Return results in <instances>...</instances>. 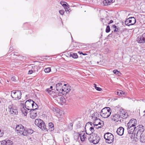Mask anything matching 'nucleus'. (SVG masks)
<instances>
[{
    "label": "nucleus",
    "mask_w": 145,
    "mask_h": 145,
    "mask_svg": "<svg viewBox=\"0 0 145 145\" xmlns=\"http://www.w3.org/2000/svg\"><path fill=\"white\" fill-rule=\"evenodd\" d=\"M16 130L20 135H23L27 136L33 133V130L29 129H24V126L21 124L17 125L16 127Z\"/></svg>",
    "instance_id": "obj_1"
},
{
    "label": "nucleus",
    "mask_w": 145,
    "mask_h": 145,
    "mask_svg": "<svg viewBox=\"0 0 145 145\" xmlns=\"http://www.w3.org/2000/svg\"><path fill=\"white\" fill-rule=\"evenodd\" d=\"M88 135V136L89 141L93 143L94 144H96L98 143L100 140V137L98 135L93 134H91L90 133H86Z\"/></svg>",
    "instance_id": "obj_2"
},
{
    "label": "nucleus",
    "mask_w": 145,
    "mask_h": 145,
    "mask_svg": "<svg viewBox=\"0 0 145 145\" xmlns=\"http://www.w3.org/2000/svg\"><path fill=\"white\" fill-rule=\"evenodd\" d=\"M111 112V110L109 107H105L101 110L100 115L104 118H107L110 115Z\"/></svg>",
    "instance_id": "obj_3"
},
{
    "label": "nucleus",
    "mask_w": 145,
    "mask_h": 145,
    "mask_svg": "<svg viewBox=\"0 0 145 145\" xmlns=\"http://www.w3.org/2000/svg\"><path fill=\"white\" fill-rule=\"evenodd\" d=\"M25 108L28 110H31L33 108V106L34 105L37 106V104L31 99L27 101L25 103Z\"/></svg>",
    "instance_id": "obj_4"
},
{
    "label": "nucleus",
    "mask_w": 145,
    "mask_h": 145,
    "mask_svg": "<svg viewBox=\"0 0 145 145\" xmlns=\"http://www.w3.org/2000/svg\"><path fill=\"white\" fill-rule=\"evenodd\" d=\"M22 93L20 91L13 90L11 91V96L14 99L18 100L21 97Z\"/></svg>",
    "instance_id": "obj_5"
},
{
    "label": "nucleus",
    "mask_w": 145,
    "mask_h": 145,
    "mask_svg": "<svg viewBox=\"0 0 145 145\" xmlns=\"http://www.w3.org/2000/svg\"><path fill=\"white\" fill-rule=\"evenodd\" d=\"M104 138L106 140V142L109 144H110L113 142L114 136L111 133H107L104 135Z\"/></svg>",
    "instance_id": "obj_6"
},
{
    "label": "nucleus",
    "mask_w": 145,
    "mask_h": 145,
    "mask_svg": "<svg viewBox=\"0 0 145 145\" xmlns=\"http://www.w3.org/2000/svg\"><path fill=\"white\" fill-rule=\"evenodd\" d=\"M93 126H95L96 129H99L102 127L104 125V122L99 119H95L93 120Z\"/></svg>",
    "instance_id": "obj_7"
},
{
    "label": "nucleus",
    "mask_w": 145,
    "mask_h": 145,
    "mask_svg": "<svg viewBox=\"0 0 145 145\" xmlns=\"http://www.w3.org/2000/svg\"><path fill=\"white\" fill-rule=\"evenodd\" d=\"M8 110L10 114L12 115H17L18 114L17 108L13 104L8 106Z\"/></svg>",
    "instance_id": "obj_8"
},
{
    "label": "nucleus",
    "mask_w": 145,
    "mask_h": 145,
    "mask_svg": "<svg viewBox=\"0 0 145 145\" xmlns=\"http://www.w3.org/2000/svg\"><path fill=\"white\" fill-rule=\"evenodd\" d=\"M116 109L118 111L120 112V116L123 119H125L127 118L128 116V113L125 112V110L122 108L120 106H116Z\"/></svg>",
    "instance_id": "obj_9"
},
{
    "label": "nucleus",
    "mask_w": 145,
    "mask_h": 145,
    "mask_svg": "<svg viewBox=\"0 0 145 145\" xmlns=\"http://www.w3.org/2000/svg\"><path fill=\"white\" fill-rule=\"evenodd\" d=\"M137 42L140 44H143L145 42V33L138 36L136 39Z\"/></svg>",
    "instance_id": "obj_10"
},
{
    "label": "nucleus",
    "mask_w": 145,
    "mask_h": 145,
    "mask_svg": "<svg viewBox=\"0 0 145 145\" xmlns=\"http://www.w3.org/2000/svg\"><path fill=\"white\" fill-rule=\"evenodd\" d=\"M66 85V84H64V87H63V89H62L61 93L63 95L67 94L71 90L70 87L68 86L67 87Z\"/></svg>",
    "instance_id": "obj_11"
},
{
    "label": "nucleus",
    "mask_w": 145,
    "mask_h": 145,
    "mask_svg": "<svg viewBox=\"0 0 145 145\" xmlns=\"http://www.w3.org/2000/svg\"><path fill=\"white\" fill-rule=\"evenodd\" d=\"M143 133V132H142L140 131H138V130H137L136 129L135 131V135H134V139L135 140V141H137L138 139L139 138V137H140V136H141L142 135V134Z\"/></svg>",
    "instance_id": "obj_12"
},
{
    "label": "nucleus",
    "mask_w": 145,
    "mask_h": 145,
    "mask_svg": "<svg viewBox=\"0 0 145 145\" xmlns=\"http://www.w3.org/2000/svg\"><path fill=\"white\" fill-rule=\"evenodd\" d=\"M64 84L63 83L59 82L56 85V90L59 92V93H62V89L63 88Z\"/></svg>",
    "instance_id": "obj_13"
},
{
    "label": "nucleus",
    "mask_w": 145,
    "mask_h": 145,
    "mask_svg": "<svg viewBox=\"0 0 145 145\" xmlns=\"http://www.w3.org/2000/svg\"><path fill=\"white\" fill-rule=\"evenodd\" d=\"M111 119L113 121L116 122H118L120 121H121L120 120V115L118 114H115L111 116Z\"/></svg>",
    "instance_id": "obj_14"
},
{
    "label": "nucleus",
    "mask_w": 145,
    "mask_h": 145,
    "mask_svg": "<svg viewBox=\"0 0 145 145\" xmlns=\"http://www.w3.org/2000/svg\"><path fill=\"white\" fill-rule=\"evenodd\" d=\"M56 100L59 103H64L66 102V100L64 97L61 94L58 96V98H56Z\"/></svg>",
    "instance_id": "obj_15"
},
{
    "label": "nucleus",
    "mask_w": 145,
    "mask_h": 145,
    "mask_svg": "<svg viewBox=\"0 0 145 145\" xmlns=\"http://www.w3.org/2000/svg\"><path fill=\"white\" fill-rule=\"evenodd\" d=\"M29 66L30 67L29 68L32 70L34 73L38 72L39 69V68L38 66L33 64L30 65Z\"/></svg>",
    "instance_id": "obj_16"
},
{
    "label": "nucleus",
    "mask_w": 145,
    "mask_h": 145,
    "mask_svg": "<svg viewBox=\"0 0 145 145\" xmlns=\"http://www.w3.org/2000/svg\"><path fill=\"white\" fill-rule=\"evenodd\" d=\"M55 90H54L52 91L51 92L49 93L50 96L52 97L53 98L55 99L56 100V98H58V96L60 95V93L56 92L54 91Z\"/></svg>",
    "instance_id": "obj_17"
},
{
    "label": "nucleus",
    "mask_w": 145,
    "mask_h": 145,
    "mask_svg": "<svg viewBox=\"0 0 145 145\" xmlns=\"http://www.w3.org/2000/svg\"><path fill=\"white\" fill-rule=\"evenodd\" d=\"M137 121L136 119L133 118H132L127 123V125H129V127H130L131 126H135V125H137Z\"/></svg>",
    "instance_id": "obj_18"
},
{
    "label": "nucleus",
    "mask_w": 145,
    "mask_h": 145,
    "mask_svg": "<svg viewBox=\"0 0 145 145\" xmlns=\"http://www.w3.org/2000/svg\"><path fill=\"white\" fill-rule=\"evenodd\" d=\"M30 112V117L33 119L35 118L37 116V112L34 109H32L31 110H30L29 112Z\"/></svg>",
    "instance_id": "obj_19"
},
{
    "label": "nucleus",
    "mask_w": 145,
    "mask_h": 145,
    "mask_svg": "<svg viewBox=\"0 0 145 145\" xmlns=\"http://www.w3.org/2000/svg\"><path fill=\"white\" fill-rule=\"evenodd\" d=\"M124 129L122 127H120L118 128L116 131L117 134L119 135L122 136L124 133Z\"/></svg>",
    "instance_id": "obj_20"
},
{
    "label": "nucleus",
    "mask_w": 145,
    "mask_h": 145,
    "mask_svg": "<svg viewBox=\"0 0 145 145\" xmlns=\"http://www.w3.org/2000/svg\"><path fill=\"white\" fill-rule=\"evenodd\" d=\"M39 127L42 130L44 131H48V129L46 128V125L43 121L41 124L39 125Z\"/></svg>",
    "instance_id": "obj_21"
},
{
    "label": "nucleus",
    "mask_w": 145,
    "mask_h": 145,
    "mask_svg": "<svg viewBox=\"0 0 145 145\" xmlns=\"http://www.w3.org/2000/svg\"><path fill=\"white\" fill-rule=\"evenodd\" d=\"M115 94L120 96H126V93L124 91L121 90H118L115 92Z\"/></svg>",
    "instance_id": "obj_22"
},
{
    "label": "nucleus",
    "mask_w": 145,
    "mask_h": 145,
    "mask_svg": "<svg viewBox=\"0 0 145 145\" xmlns=\"http://www.w3.org/2000/svg\"><path fill=\"white\" fill-rule=\"evenodd\" d=\"M113 0H104L103 1V3L104 5L105 6H107L109 5L112 3Z\"/></svg>",
    "instance_id": "obj_23"
},
{
    "label": "nucleus",
    "mask_w": 145,
    "mask_h": 145,
    "mask_svg": "<svg viewBox=\"0 0 145 145\" xmlns=\"http://www.w3.org/2000/svg\"><path fill=\"white\" fill-rule=\"evenodd\" d=\"M128 18L130 19L129 22L130 25H133L135 23L136 21L134 17H131Z\"/></svg>",
    "instance_id": "obj_24"
},
{
    "label": "nucleus",
    "mask_w": 145,
    "mask_h": 145,
    "mask_svg": "<svg viewBox=\"0 0 145 145\" xmlns=\"http://www.w3.org/2000/svg\"><path fill=\"white\" fill-rule=\"evenodd\" d=\"M42 120L40 119H37L35 120V123L36 125L39 127V125L41 124L42 123Z\"/></svg>",
    "instance_id": "obj_25"
},
{
    "label": "nucleus",
    "mask_w": 145,
    "mask_h": 145,
    "mask_svg": "<svg viewBox=\"0 0 145 145\" xmlns=\"http://www.w3.org/2000/svg\"><path fill=\"white\" fill-rule=\"evenodd\" d=\"M21 111L22 114H23L24 116H26L28 111L30 110H28L25 107H23L21 108Z\"/></svg>",
    "instance_id": "obj_26"
},
{
    "label": "nucleus",
    "mask_w": 145,
    "mask_h": 145,
    "mask_svg": "<svg viewBox=\"0 0 145 145\" xmlns=\"http://www.w3.org/2000/svg\"><path fill=\"white\" fill-rule=\"evenodd\" d=\"M48 126L50 131H52L54 130V125L52 123H49L48 124Z\"/></svg>",
    "instance_id": "obj_27"
},
{
    "label": "nucleus",
    "mask_w": 145,
    "mask_h": 145,
    "mask_svg": "<svg viewBox=\"0 0 145 145\" xmlns=\"http://www.w3.org/2000/svg\"><path fill=\"white\" fill-rule=\"evenodd\" d=\"M65 6H64L63 7H64L65 9V11L66 12L67 11L68 12H70L71 11L70 9L69 8V5L67 3V4H65Z\"/></svg>",
    "instance_id": "obj_28"
},
{
    "label": "nucleus",
    "mask_w": 145,
    "mask_h": 145,
    "mask_svg": "<svg viewBox=\"0 0 145 145\" xmlns=\"http://www.w3.org/2000/svg\"><path fill=\"white\" fill-rule=\"evenodd\" d=\"M4 142L6 145H12L13 143L12 141L11 140H5Z\"/></svg>",
    "instance_id": "obj_29"
},
{
    "label": "nucleus",
    "mask_w": 145,
    "mask_h": 145,
    "mask_svg": "<svg viewBox=\"0 0 145 145\" xmlns=\"http://www.w3.org/2000/svg\"><path fill=\"white\" fill-rule=\"evenodd\" d=\"M140 141L141 142H145V135L143 134L140 136Z\"/></svg>",
    "instance_id": "obj_30"
},
{
    "label": "nucleus",
    "mask_w": 145,
    "mask_h": 145,
    "mask_svg": "<svg viewBox=\"0 0 145 145\" xmlns=\"http://www.w3.org/2000/svg\"><path fill=\"white\" fill-rule=\"evenodd\" d=\"M70 57H72V58L74 59H76L78 58V56L77 54L75 53H71L70 55Z\"/></svg>",
    "instance_id": "obj_31"
},
{
    "label": "nucleus",
    "mask_w": 145,
    "mask_h": 145,
    "mask_svg": "<svg viewBox=\"0 0 145 145\" xmlns=\"http://www.w3.org/2000/svg\"><path fill=\"white\" fill-rule=\"evenodd\" d=\"M112 28H115L114 30V32H119L120 30V29L119 27H117L116 26L114 25L112 26Z\"/></svg>",
    "instance_id": "obj_32"
},
{
    "label": "nucleus",
    "mask_w": 145,
    "mask_h": 145,
    "mask_svg": "<svg viewBox=\"0 0 145 145\" xmlns=\"http://www.w3.org/2000/svg\"><path fill=\"white\" fill-rule=\"evenodd\" d=\"M127 129L128 130V133L130 134H133V133L134 132L135 130V129H130V128H127Z\"/></svg>",
    "instance_id": "obj_33"
},
{
    "label": "nucleus",
    "mask_w": 145,
    "mask_h": 145,
    "mask_svg": "<svg viewBox=\"0 0 145 145\" xmlns=\"http://www.w3.org/2000/svg\"><path fill=\"white\" fill-rule=\"evenodd\" d=\"M53 86H50V88H48L47 89L46 91L47 92V93H49L51 92L52 91L54 90H55L54 89H53Z\"/></svg>",
    "instance_id": "obj_34"
},
{
    "label": "nucleus",
    "mask_w": 145,
    "mask_h": 145,
    "mask_svg": "<svg viewBox=\"0 0 145 145\" xmlns=\"http://www.w3.org/2000/svg\"><path fill=\"white\" fill-rule=\"evenodd\" d=\"M143 126H142L141 125H139V127L138 128V129H137V130H138V131H140L142 132H143L144 130V129L143 128Z\"/></svg>",
    "instance_id": "obj_35"
},
{
    "label": "nucleus",
    "mask_w": 145,
    "mask_h": 145,
    "mask_svg": "<svg viewBox=\"0 0 145 145\" xmlns=\"http://www.w3.org/2000/svg\"><path fill=\"white\" fill-rule=\"evenodd\" d=\"M94 127H93V126H92L91 127H90V128L89 129V130L90 131V132H89L88 133H91V134H93V133L94 131Z\"/></svg>",
    "instance_id": "obj_36"
},
{
    "label": "nucleus",
    "mask_w": 145,
    "mask_h": 145,
    "mask_svg": "<svg viewBox=\"0 0 145 145\" xmlns=\"http://www.w3.org/2000/svg\"><path fill=\"white\" fill-rule=\"evenodd\" d=\"M97 112H95L93 114H92L91 115V117H92V119L93 120L95 119V116H97Z\"/></svg>",
    "instance_id": "obj_37"
},
{
    "label": "nucleus",
    "mask_w": 145,
    "mask_h": 145,
    "mask_svg": "<svg viewBox=\"0 0 145 145\" xmlns=\"http://www.w3.org/2000/svg\"><path fill=\"white\" fill-rule=\"evenodd\" d=\"M129 19H130L128 18L125 21V24L126 25L128 26H129L130 25L129 22Z\"/></svg>",
    "instance_id": "obj_38"
},
{
    "label": "nucleus",
    "mask_w": 145,
    "mask_h": 145,
    "mask_svg": "<svg viewBox=\"0 0 145 145\" xmlns=\"http://www.w3.org/2000/svg\"><path fill=\"white\" fill-rule=\"evenodd\" d=\"M44 71L46 73H48L51 71V69L50 67H48L44 69Z\"/></svg>",
    "instance_id": "obj_39"
},
{
    "label": "nucleus",
    "mask_w": 145,
    "mask_h": 145,
    "mask_svg": "<svg viewBox=\"0 0 145 145\" xmlns=\"http://www.w3.org/2000/svg\"><path fill=\"white\" fill-rule=\"evenodd\" d=\"M110 31V27L109 25H107L106 29V33H108Z\"/></svg>",
    "instance_id": "obj_40"
},
{
    "label": "nucleus",
    "mask_w": 145,
    "mask_h": 145,
    "mask_svg": "<svg viewBox=\"0 0 145 145\" xmlns=\"http://www.w3.org/2000/svg\"><path fill=\"white\" fill-rule=\"evenodd\" d=\"M61 4L63 6H65V4H67V3L65 2L61 1L60 2Z\"/></svg>",
    "instance_id": "obj_41"
},
{
    "label": "nucleus",
    "mask_w": 145,
    "mask_h": 145,
    "mask_svg": "<svg viewBox=\"0 0 145 145\" xmlns=\"http://www.w3.org/2000/svg\"><path fill=\"white\" fill-rule=\"evenodd\" d=\"M85 135V132L84 131H82V132L80 133L79 134V135L80 137H82L83 136Z\"/></svg>",
    "instance_id": "obj_42"
},
{
    "label": "nucleus",
    "mask_w": 145,
    "mask_h": 145,
    "mask_svg": "<svg viewBox=\"0 0 145 145\" xmlns=\"http://www.w3.org/2000/svg\"><path fill=\"white\" fill-rule=\"evenodd\" d=\"M65 12L63 10H59V13L61 15H63L64 13Z\"/></svg>",
    "instance_id": "obj_43"
},
{
    "label": "nucleus",
    "mask_w": 145,
    "mask_h": 145,
    "mask_svg": "<svg viewBox=\"0 0 145 145\" xmlns=\"http://www.w3.org/2000/svg\"><path fill=\"white\" fill-rule=\"evenodd\" d=\"M127 128H130V129H135L136 128L135 127V126H131L130 125V127H129V125H127Z\"/></svg>",
    "instance_id": "obj_44"
},
{
    "label": "nucleus",
    "mask_w": 145,
    "mask_h": 145,
    "mask_svg": "<svg viewBox=\"0 0 145 145\" xmlns=\"http://www.w3.org/2000/svg\"><path fill=\"white\" fill-rule=\"evenodd\" d=\"M113 72L114 74H118L119 72L117 70H114L113 71Z\"/></svg>",
    "instance_id": "obj_45"
},
{
    "label": "nucleus",
    "mask_w": 145,
    "mask_h": 145,
    "mask_svg": "<svg viewBox=\"0 0 145 145\" xmlns=\"http://www.w3.org/2000/svg\"><path fill=\"white\" fill-rule=\"evenodd\" d=\"M95 89L97 91H100L102 89L100 87H95Z\"/></svg>",
    "instance_id": "obj_46"
},
{
    "label": "nucleus",
    "mask_w": 145,
    "mask_h": 145,
    "mask_svg": "<svg viewBox=\"0 0 145 145\" xmlns=\"http://www.w3.org/2000/svg\"><path fill=\"white\" fill-rule=\"evenodd\" d=\"M33 73H34V72H33V71H32V70H31V69L30 70H29V71L28 72V74H32Z\"/></svg>",
    "instance_id": "obj_47"
},
{
    "label": "nucleus",
    "mask_w": 145,
    "mask_h": 145,
    "mask_svg": "<svg viewBox=\"0 0 145 145\" xmlns=\"http://www.w3.org/2000/svg\"><path fill=\"white\" fill-rule=\"evenodd\" d=\"M80 139L81 140V141H84L85 140V139L86 138H85L84 137H80Z\"/></svg>",
    "instance_id": "obj_48"
},
{
    "label": "nucleus",
    "mask_w": 145,
    "mask_h": 145,
    "mask_svg": "<svg viewBox=\"0 0 145 145\" xmlns=\"http://www.w3.org/2000/svg\"><path fill=\"white\" fill-rule=\"evenodd\" d=\"M37 106L36 107V106H35V105L33 106V108L32 110L34 109L35 110L37 109V108L38 107V105H37Z\"/></svg>",
    "instance_id": "obj_49"
},
{
    "label": "nucleus",
    "mask_w": 145,
    "mask_h": 145,
    "mask_svg": "<svg viewBox=\"0 0 145 145\" xmlns=\"http://www.w3.org/2000/svg\"><path fill=\"white\" fill-rule=\"evenodd\" d=\"M11 80L13 81H15L16 80L14 77H12L11 78Z\"/></svg>",
    "instance_id": "obj_50"
},
{
    "label": "nucleus",
    "mask_w": 145,
    "mask_h": 145,
    "mask_svg": "<svg viewBox=\"0 0 145 145\" xmlns=\"http://www.w3.org/2000/svg\"><path fill=\"white\" fill-rule=\"evenodd\" d=\"M3 133L2 132H1V131L0 130V137H1L3 136Z\"/></svg>",
    "instance_id": "obj_51"
},
{
    "label": "nucleus",
    "mask_w": 145,
    "mask_h": 145,
    "mask_svg": "<svg viewBox=\"0 0 145 145\" xmlns=\"http://www.w3.org/2000/svg\"><path fill=\"white\" fill-rule=\"evenodd\" d=\"M97 115L96 116H95V119H99L98 118L99 116V114H98L97 113Z\"/></svg>",
    "instance_id": "obj_52"
},
{
    "label": "nucleus",
    "mask_w": 145,
    "mask_h": 145,
    "mask_svg": "<svg viewBox=\"0 0 145 145\" xmlns=\"http://www.w3.org/2000/svg\"><path fill=\"white\" fill-rule=\"evenodd\" d=\"M86 133H87V132H86ZM86 134H87L86 133V134L85 133V135H84L83 136V137H84L85 138H86V137H87V136H86Z\"/></svg>",
    "instance_id": "obj_53"
},
{
    "label": "nucleus",
    "mask_w": 145,
    "mask_h": 145,
    "mask_svg": "<svg viewBox=\"0 0 145 145\" xmlns=\"http://www.w3.org/2000/svg\"><path fill=\"white\" fill-rule=\"evenodd\" d=\"M72 125H73V124L72 123H70V126L69 127H70V126L71 127L70 128H70H71L72 129Z\"/></svg>",
    "instance_id": "obj_54"
},
{
    "label": "nucleus",
    "mask_w": 145,
    "mask_h": 145,
    "mask_svg": "<svg viewBox=\"0 0 145 145\" xmlns=\"http://www.w3.org/2000/svg\"><path fill=\"white\" fill-rule=\"evenodd\" d=\"M113 21L112 20H111L108 23V24L112 23L113 22Z\"/></svg>",
    "instance_id": "obj_55"
},
{
    "label": "nucleus",
    "mask_w": 145,
    "mask_h": 145,
    "mask_svg": "<svg viewBox=\"0 0 145 145\" xmlns=\"http://www.w3.org/2000/svg\"><path fill=\"white\" fill-rule=\"evenodd\" d=\"M88 123H89L91 126H92L93 124V123H92L91 122H88Z\"/></svg>",
    "instance_id": "obj_56"
},
{
    "label": "nucleus",
    "mask_w": 145,
    "mask_h": 145,
    "mask_svg": "<svg viewBox=\"0 0 145 145\" xmlns=\"http://www.w3.org/2000/svg\"><path fill=\"white\" fill-rule=\"evenodd\" d=\"M93 85L95 87H95H97V85L96 84H93Z\"/></svg>",
    "instance_id": "obj_57"
},
{
    "label": "nucleus",
    "mask_w": 145,
    "mask_h": 145,
    "mask_svg": "<svg viewBox=\"0 0 145 145\" xmlns=\"http://www.w3.org/2000/svg\"><path fill=\"white\" fill-rule=\"evenodd\" d=\"M144 113H145V110L143 112ZM144 116H145V114L144 115Z\"/></svg>",
    "instance_id": "obj_58"
},
{
    "label": "nucleus",
    "mask_w": 145,
    "mask_h": 145,
    "mask_svg": "<svg viewBox=\"0 0 145 145\" xmlns=\"http://www.w3.org/2000/svg\"><path fill=\"white\" fill-rule=\"evenodd\" d=\"M80 54H81V53H82V52H80Z\"/></svg>",
    "instance_id": "obj_59"
},
{
    "label": "nucleus",
    "mask_w": 145,
    "mask_h": 145,
    "mask_svg": "<svg viewBox=\"0 0 145 145\" xmlns=\"http://www.w3.org/2000/svg\"><path fill=\"white\" fill-rule=\"evenodd\" d=\"M82 54H83V55H86V54H83V53H82Z\"/></svg>",
    "instance_id": "obj_60"
},
{
    "label": "nucleus",
    "mask_w": 145,
    "mask_h": 145,
    "mask_svg": "<svg viewBox=\"0 0 145 145\" xmlns=\"http://www.w3.org/2000/svg\"><path fill=\"white\" fill-rule=\"evenodd\" d=\"M111 34H110L108 35V37L110 35H111Z\"/></svg>",
    "instance_id": "obj_61"
},
{
    "label": "nucleus",
    "mask_w": 145,
    "mask_h": 145,
    "mask_svg": "<svg viewBox=\"0 0 145 145\" xmlns=\"http://www.w3.org/2000/svg\"><path fill=\"white\" fill-rule=\"evenodd\" d=\"M69 139H68V140H67V142H68L69 141Z\"/></svg>",
    "instance_id": "obj_62"
}]
</instances>
